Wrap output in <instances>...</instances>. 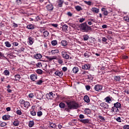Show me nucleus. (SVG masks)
<instances>
[{"label":"nucleus","mask_w":129,"mask_h":129,"mask_svg":"<svg viewBox=\"0 0 129 129\" xmlns=\"http://www.w3.org/2000/svg\"><path fill=\"white\" fill-rule=\"evenodd\" d=\"M66 104L67 106H66L65 103L61 102L59 104V106L60 108H64V110L68 112H70L72 109H77L80 106L79 104L75 101H67Z\"/></svg>","instance_id":"obj_1"},{"label":"nucleus","mask_w":129,"mask_h":129,"mask_svg":"<svg viewBox=\"0 0 129 129\" xmlns=\"http://www.w3.org/2000/svg\"><path fill=\"white\" fill-rule=\"evenodd\" d=\"M79 27L80 31H82V32H86V33H88L89 31H91V27L88 26L86 22L80 24Z\"/></svg>","instance_id":"obj_2"},{"label":"nucleus","mask_w":129,"mask_h":129,"mask_svg":"<svg viewBox=\"0 0 129 129\" xmlns=\"http://www.w3.org/2000/svg\"><path fill=\"white\" fill-rule=\"evenodd\" d=\"M46 9L47 11H50L54 10V6L52 4L49 3L46 6Z\"/></svg>","instance_id":"obj_3"},{"label":"nucleus","mask_w":129,"mask_h":129,"mask_svg":"<svg viewBox=\"0 0 129 129\" xmlns=\"http://www.w3.org/2000/svg\"><path fill=\"white\" fill-rule=\"evenodd\" d=\"M100 106L103 109L105 110H107L108 108L109 107V106L106 104V103H101L100 104Z\"/></svg>","instance_id":"obj_4"},{"label":"nucleus","mask_w":129,"mask_h":129,"mask_svg":"<svg viewBox=\"0 0 129 129\" xmlns=\"http://www.w3.org/2000/svg\"><path fill=\"white\" fill-rule=\"evenodd\" d=\"M94 89L96 91H98L99 92V91H101L102 90V86L101 85H96L94 86Z\"/></svg>","instance_id":"obj_5"},{"label":"nucleus","mask_w":129,"mask_h":129,"mask_svg":"<svg viewBox=\"0 0 129 129\" xmlns=\"http://www.w3.org/2000/svg\"><path fill=\"white\" fill-rule=\"evenodd\" d=\"M111 112H116V113H120V111L118 109V108L115 107L114 106L111 109Z\"/></svg>","instance_id":"obj_6"},{"label":"nucleus","mask_w":129,"mask_h":129,"mask_svg":"<svg viewBox=\"0 0 129 129\" xmlns=\"http://www.w3.org/2000/svg\"><path fill=\"white\" fill-rule=\"evenodd\" d=\"M79 121L82 123H84V124H86V123H90V119H80Z\"/></svg>","instance_id":"obj_7"},{"label":"nucleus","mask_w":129,"mask_h":129,"mask_svg":"<svg viewBox=\"0 0 129 129\" xmlns=\"http://www.w3.org/2000/svg\"><path fill=\"white\" fill-rule=\"evenodd\" d=\"M46 96L47 99H53V98L54 97V96H53V92H49V93L46 94Z\"/></svg>","instance_id":"obj_8"},{"label":"nucleus","mask_w":129,"mask_h":129,"mask_svg":"<svg viewBox=\"0 0 129 129\" xmlns=\"http://www.w3.org/2000/svg\"><path fill=\"white\" fill-rule=\"evenodd\" d=\"M45 58H46V59H48V61H52V60H55V59H57V56H45Z\"/></svg>","instance_id":"obj_9"},{"label":"nucleus","mask_w":129,"mask_h":129,"mask_svg":"<svg viewBox=\"0 0 129 129\" xmlns=\"http://www.w3.org/2000/svg\"><path fill=\"white\" fill-rule=\"evenodd\" d=\"M54 74L56 76H58V77H62V76H63V73L59 71L55 72Z\"/></svg>","instance_id":"obj_10"},{"label":"nucleus","mask_w":129,"mask_h":129,"mask_svg":"<svg viewBox=\"0 0 129 129\" xmlns=\"http://www.w3.org/2000/svg\"><path fill=\"white\" fill-rule=\"evenodd\" d=\"M82 69L84 70H88V69H90V65L85 64L84 66H82Z\"/></svg>","instance_id":"obj_11"},{"label":"nucleus","mask_w":129,"mask_h":129,"mask_svg":"<svg viewBox=\"0 0 129 129\" xmlns=\"http://www.w3.org/2000/svg\"><path fill=\"white\" fill-rule=\"evenodd\" d=\"M84 100L85 102H87V103H89V102H90V99H89V97L87 95H85L84 97Z\"/></svg>","instance_id":"obj_12"},{"label":"nucleus","mask_w":129,"mask_h":129,"mask_svg":"<svg viewBox=\"0 0 129 129\" xmlns=\"http://www.w3.org/2000/svg\"><path fill=\"white\" fill-rule=\"evenodd\" d=\"M30 77V79H31L32 81H35V80H37V76L36 75H31Z\"/></svg>","instance_id":"obj_13"},{"label":"nucleus","mask_w":129,"mask_h":129,"mask_svg":"<svg viewBox=\"0 0 129 129\" xmlns=\"http://www.w3.org/2000/svg\"><path fill=\"white\" fill-rule=\"evenodd\" d=\"M114 106L115 107H116L117 108H121V104H120L119 102H116L114 104Z\"/></svg>","instance_id":"obj_14"},{"label":"nucleus","mask_w":129,"mask_h":129,"mask_svg":"<svg viewBox=\"0 0 129 129\" xmlns=\"http://www.w3.org/2000/svg\"><path fill=\"white\" fill-rule=\"evenodd\" d=\"M63 3L64 1L63 0H58V7H59V8H62V7H63Z\"/></svg>","instance_id":"obj_15"},{"label":"nucleus","mask_w":129,"mask_h":129,"mask_svg":"<svg viewBox=\"0 0 129 129\" xmlns=\"http://www.w3.org/2000/svg\"><path fill=\"white\" fill-rule=\"evenodd\" d=\"M27 28L28 30H34V29H35V26L33 24H29L27 26Z\"/></svg>","instance_id":"obj_16"},{"label":"nucleus","mask_w":129,"mask_h":129,"mask_svg":"<svg viewBox=\"0 0 129 129\" xmlns=\"http://www.w3.org/2000/svg\"><path fill=\"white\" fill-rule=\"evenodd\" d=\"M84 56L85 57V58H89L90 56H91V53L86 52L84 54Z\"/></svg>","instance_id":"obj_17"},{"label":"nucleus","mask_w":129,"mask_h":129,"mask_svg":"<svg viewBox=\"0 0 129 129\" xmlns=\"http://www.w3.org/2000/svg\"><path fill=\"white\" fill-rule=\"evenodd\" d=\"M34 57L35 59H41L42 58V55L40 53H37L34 55Z\"/></svg>","instance_id":"obj_18"},{"label":"nucleus","mask_w":129,"mask_h":129,"mask_svg":"<svg viewBox=\"0 0 129 129\" xmlns=\"http://www.w3.org/2000/svg\"><path fill=\"white\" fill-rule=\"evenodd\" d=\"M23 105L25 108H29V106H30V102L28 101L25 102Z\"/></svg>","instance_id":"obj_19"},{"label":"nucleus","mask_w":129,"mask_h":129,"mask_svg":"<svg viewBox=\"0 0 129 129\" xmlns=\"http://www.w3.org/2000/svg\"><path fill=\"white\" fill-rule=\"evenodd\" d=\"M50 53H52V55H55V54L59 53V50L58 49L52 50L50 51Z\"/></svg>","instance_id":"obj_20"},{"label":"nucleus","mask_w":129,"mask_h":129,"mask_svg":"<svg viewBox=\"0 0 129 129\" xmlns=\"http://www.w3.org/2000/svg\"><path fill=\"white\" fill-rule=\"evenodd\" d=\"M15 78L16 81H19L21 79V76L19 74H17L15 76Z\"/></svg>","instance_id":"obj_21"},{"label":"nucleus","mask_w":129,"mask_h":129,"mask_svg":"<svg viewBox=\"0 0 129 129\" xmlns=\"http://www.w3.org/2000/svg\"><path fill=\"white\" fill-rule=\"evenodd\" d=\"M2 118L4 120H7L10 118V116L9 115H4L3 116Z\"/></svg>","instance_id":"obj_22"},{"label":"nucleus","mask_w":129,"mask_h":129,"mask_svg":"<svg viewBox=\"0 0 129 129\" xmlns=\"http://www.w3.org/2000/svg\"><path fill=\"white\" fill-rule=\"evenodd\" d=\"M92 11L93 12V13H95L96 14H97L99 12V10L97 8H92Z\"/></svg>","instance_id":"obj_23"},{"label":"nucleus","mask_w":129,"mask_h":129,"mask_svg":"<svg viewBox=\"0 0 129 129\" xmlns=\"http://www.w3.org/2000/svg\"><path fill=\"white\" fill-rule=\"evenodd\" d=\"M34 123L35 122H34V121H30L29 123V127H33V126H34Z\"/></svg>","instance_id":"obj_24"},{"label":"nucleus","mask_w":129,"mask_h":129,"mask_svg":"<svg viewBox=\"0 0 129 129\" xmlns=\"http://www.w3.org/2000/svg\"><path fill=\"white\" fill-rule=\"evenodd\" d=\"M84 41H87L89 39V36H88L87 34L83 36Z\"/></svg>","instance_id":"obj_25"},{"label":"nucleus","mask_w":129,"mask_h":129,"mask_svg":"<svg viewBox=\"0 0 129 129\" xmlns=\"http://www.w3.org/2000/svg\"><path fill=\"white\" fill-rule=\"evenodd\" d=\"M73 71L74 72V73H77V72H78V71H79V69H78V68L77 67H74L73 69Z\"/></svg>","instance_id":"obj_26"},{"label":"nucleus","mask_w":129,"mask_h":129,"mask_svg":"<svg viewBox=\"0 0 129 129\" xmlns=\"http://www.w3.org/2000/svg\"><path fill=\"white\" fill-rule=\"evenodd\" d=\"M28 40H29V43L30 44V45H33V38H32L31 37H29L28 38Z\"/></svg>","instance_id":"obj_27"},{"label":"nucleus","mask_w":129,"mask_h":129,"mask_svg":"<svg viewBox=\"0 0 129 129\" xmlns=\"http://www.w3.org/2000/svg\"><path fill=\"white\" fill-rule=\"evenodd\" d=\"M105 100L106 101V102H108V103H110L109 101H111V99L109 97H106L105 98Z\"/></svg>","instance_id":"obj_28"},{"label":"nucleus","mask_w":129,"mask_h":129,"mask_svg":"<svg viewBox=\"0 0 129 129\" xmlns=\"http://www.w3.org/2000/svg\"><path fill=\"white\" fill-rule=\"evenodd\" d=\"M5 44L6 47H7L8 48H10L12 46V45L11 44H10V42L9 41H6L5 42Z\"/></svg>","instance_id":"obj_29"},{"label":"nucleus","mask_w":129,"mask_h":129,"mask_svg":"<svg viewBox=\"0 0 129 129\" xmlns=\"http://www.w3.org/2000/svg\"><path fill=\"white\" fill-rule=\"evenodd\" d=\"M62 45L63 46H67V41L66 40H62L61 42Z\"/></svg>","instance_id":"obj_30"},{"label":"nucleus","mask_w":129,"mask_h":129,"mask_svg":"<svg viewBox=\"0 0 129 129\" xmlns=\"http://www.w3.org/2000/svg\"><path fill=\"white\" fill-rule=\"evenodd\" d=\"M75 8L76 10H77V11H78V12H80V11H82V8L79 6H77Z\"/></svg>","instance_id":"obj_31"},{"label":"nucleus","mask_w":129,"mask_h":129,"mask_svg":"<svg viewBox=\"0 0 129 129\" xmlns=\"http://www.w3.org/2000/svg\"><path fill=\"white\" fill-rule=\"evenodd\" d=\"M6 125H7V123H6V122H0V126L2 127H4V126H6Z\"/></svg>","instance_id":"obj_32"},{"label":"nucleus","mask_w":129,"mask_h":129,"mask_svg":"<svg viewBox=\"0 0 129 129\" xmlns=\"http://www.w3.org/2000/svg\"><path fill=\"white\" fill-rule=\"evenodd\" d=\"M43 35L44 37H47L49 36V32L47 31H43Z\"/></svg>","instance_id":"obj_33"},{"label":"nucleus","mask_w":129,"mask_h":129,"mask_svg":"<svg viewBox=\"0 0 129 129\" xmlns=\"http://www.w3.org/2000/svg\"><path fill=\"white\" fill-rule=\"evenodd\" d=\"M98 118H99L100 119H101V121H105V119L104 118V117H102V116L101 115H99L98 116Z\"/></svg>","instance_id":"obj_34"},{"label":"nucleus","mask_w":129,"mask_h":129,"mask_svg":"<svg viewBox=\"0 0 129 129\" xmlns=\"http://www.w3.org/2000/svg\"><path fill=\"white\" fill-rule=\"evenodd\" d=\"M51 45L52 46H56L57 45V40H52L51 41Z\"/></svg>","instance_id":"obj_35"},{"label":"nucleus","mask_w":129,"mask_h":129,"mask_svg":"<svg viewBox=\"0 0 129 129\" xmlns=\"http://www.w3.org/2000/svg\"><path fill=\"white\" fill-rule=\"evenodd\" d=\"M64 59H66L67 60H68L69 59V55L68 54H66L63 57Z\"/></svg>","instance_id":"obj_36"},{"label":"nucleus","mask_w":129,"mask_h":129,"mask_svg":"<svg viewBox=\"0 0 129 129\" xmlns=\"http://www.w3.org/2000/svg\"><path fill=\"white\" fill-rule=\"evenodd\" d=\"M68 29V26L67 25H64L62 26V30H63V31H66V30H67Z\"/></svg>","instance_id":"obj_37"},{"label":"nucleus","mask_w":129,"mask_h":129,"mask_svg":"<svg viewBox=\"0 0 129 129\" xmlns=\"http://www.w3.org/2000/svg\"><path fill=\"white\" fill-rule=\"evenodd\" d=\"M36 72L37 74H43V71H42V70H37Z\"/></svg>","instance_id":"obj_38"},{"label":"nucleus","mask_w":129,"mask_h":129,"mask_svg":"<svg viewBox=\"0 0 129 129\" xmlns=\"http://www.w3.org/2000/svg\"><path fill=\"white\" fill-rule=\"evenodd\" d=\"M30 113H31V115H33V116H35V115H36V111H35L34 110L31 111L30 112Z\"/></svg>","instance_id":"obj_39"},{"label":"nucleus","mask_w":129,"mask_h":129,"mask_svg":"<svg viewBox=\"0 0 129 129\" xmlns=\"http://www.w3.org/2000/svg\"><path fill=\"white\" fill-rule=\"evenodd\" d=\"M42 83H43V81L42 80H40L39 81H37L36 84L38 85H41Z\"/></svg>","instance_id":"obj_40"},{"label":"nucleus","mask_w":129,"mask_h":129,"mask_svg":"<svg viewBox=\"0 0 129 129\" xmlns=\"http://www.w3.org/2000/svg\"><path fill=\"white\" fill-rule=\"evenodd\" d=\"M19 121H15L13 122V125H15V126H18L19 125Z\"/></svg>","instance_id":"obj_41"},{"label":"nucleus","mask_w":129,"mask_h":129,"mask_svg":"<svg viewBox=\"0 0 129 129\" xmlns=\"http://www.w3.org/2000/svg\"><path fill=\"white\" fill-rule=\"evenodd\" d=\"M42 63H41V62H38V63H36V67H38L39 68H41V67H42Z\"/></svg>","instance_id":"obj_42"},{"label":"nucleus","mask_w":129,"mask_h":129,"mask_svg":"<svg viewBox=\"0 0 129 129\" xmlns=\"http://www.w3.org/2000/svg\"><path fill=\"white\" fill-rule=\"evenodd\" d=\"M4 74L6 76H8V75H10V72L9 71H8V70H5L4 71Z\"/></svg>","instance_id":"obj_43"},{"label":"nucleus","mask_w":129,"mask_h":129,"mask_svg":"<svg viewBox=\"0 0 129 129\" xmlns=\"http://www.w3.org/2000/svg\"><path fill=\"white\" fill-rule=\"evenodd\" d=\"M25 102L26 101H25L24 100H23V99L20 100L19 101L20 104H21V105H24Z\"/></svg>","instance_id":"obj_44"},{"label":"nucleus","mask_w":129,"mask_h":129,"mask_svg":"<svg viewBox=\"0 0 129 129\" xmlns=\"http://www.w3.org/2000/svg\"><path fill=\"white\" fill-rule=\"evenodd\" d=\"M17 114H18V115H22V111L21 110H18L16 111Z\"/></svg>","instance_id":"obj_45"},{"label":"nucleus","mask_w":129,"mask_h":129,"mask_svg":"<svg viewBox=\"0 0 129 129\" xmlns=\"http://www.w3.org/2000/svg\"><path fill=\"white\" fill-rule=\"evenodd\" d=\"M115 80L116 81H119L120 80V77L119 76H115L114 78Z\"/></svg>","instance_id":"obj_46"},{"label":"nucleus","mask_w":129,"mask_h":129,"mask_svg":"<svg viewBox=\"0 0 129 129\" xmlns=\"http://www.w3.org/2000/svg\"><path fill=\"white\" fill-rule=\"evenodd\" d=\"M50 126L52 128H56V124H55L54 123H52L50 124Z\"/></svg>","instance_id":"obj_47"},{"label":"nucleus","mask_w":129,"mask_h":129,"mask_svg":"<svg viewBox=\"0 0 129 129\" xmlns=\"http://www.w3.org/2000/svg\"><path fill=\"white\" fill-rule=\"evenodd\" d=\"M84 3L88 6H91V2L90 1H84Z\"/></svg>","instance_id":"obj_48"},{"label":"nucleus","mask_w":129,"mask_h":129,"mask_svg":"<svg viewBox=\"0 0 129 129\" xmlns=\"http://www.w3.org/2000/svg\"><path fill=\"white\" fill-rule=\"evenodd\" d=\"M43 115V112L42 111H38L37 112V116H42Z\"/></svg>","instance_id":"obj_49"},{"label":"nucleus","mask_w":129,"mask_h":129,"mask_svg":"<svg viewBox=\"0 0 129 129\" xmlns=\"http://www.w3.org/2000/svg\"><path fill=\"white\" fill-rule=\"evenodd\" d=\"M29 97L30 98H33V97H34V93H31L30 94H29L28 95Z\"/></svg>","instance_id":"obj_50"},{"label":"nucleus","mask_w":129,"mask_h":129,"mask_svg":"<svg viewBox=\"0 0 129 129\" xmlns=\"http://www.w3.org/2000/svg\"><path fill=\"white\" fill-rule=\"evenodd\" d=\"M51 26L54 28H57L58 27V24H51Z\"/></svg>","instance_id":"obj_51"},{"label":"nucleus","mask_w":129,"mask_h":129,"mask_svg":"<svg viewBox=\"0 0 129 129\" xmlns=\"http://www.w3.org/2000/svg\"><path fill=\"white\" fill-rule=\"evenodd\" d=\"M117 121H118V122H121V118H120V117H118L116 119Z\"/></svg>","instance_id":"obj_52"},{"label":"nucleus","mask_w":129,"mask_h":129,"mask_svg":"<svg viewBox=\"0 0 129 129\" xmlns=\"http://www.w3.org/2000/svg\"><path fill=\"white\" fill-rule=\"evenodd\" d=\"M85 117L84 116V115H83V114H81L79 115V118H81V119H82L83 118H85Z\"/></svg>","instance_id":"obj_53"},{"label":"nucleus","mask_w":129,"mask_h":129,"mask_svg":"<svg viewBox=\"0 0 129 129\" xmlns=\"http://www.w3.org/2000/svg\"><path fill=\"white\" fill-rule=\"evenodd\" d=\"M67 15H68V16H69V17H72L73 14L72 13H71V12H68L67 13Z\"/></svg>","instance_id":"obj_54"},{"label":"nucleus","mask_w":129,"mask_h":129,"mask_svg":"<svg viewBox=\"0 0 129 129\" xmlns=\"http://www.w3.org/2000/svg\"><path fill=\"white\" fill-rule=\"evenodd\" d=\"M58 62L59 64H63V60L62 59H58Z\"/></svg>","instance_id":"obj_55"},{"label":"nucleus","mask_w":129,"mask_h":129,"mask_svg":"<svg viewBox=\"0 0 129 129\" xmlns=\"http://www.w3.org/2000/svg\"><path fill=\"white\" fill-rule=\"evenodd\" d=\"M102 42H106L107 41V39L105 37H102Z\"/></svg>","instance_id":"obj_56"},{"label":"nucleus","mask_w":129,"mask_h":129,"mask_svg":"<svg viewBox=\"0 0 129 129\" xmlns=\"http://www.w3.org/2000/svg\"><path fill=\"white\" fill-rule=\"evenodd\" d=\"M67 52H66V51H62V52H61V56H62V57H63V56H64V55H65L66 54H67Z\"/></svg>","instance_id":"obj_57"},{"label":"nucleus","mask_w":129,"mask_h":129,"mask_svg":"<svg viewBox=\"0 0 129 129\" xmlns=\"http://www.w3.org/2000/svg\"><path fill=\"white\" fill-rule=\"evenodd\" d=\"M86 89L87 90H90V86L89 85L86 86Z\"/></svg>","instance_id":"obj_58"},{"label":"nucleus","mask_w":129,"mask_h":129,"mask_svg":"<svg viewBox=\"0 0 129 129\" xmlns=\"http://www.w3.org/2000/svg\"><path fill=\"white\" fill-rule=\"evenodd\" d=\"M84 21H85V19L82 18V19H80L79 22H80V23H83V22H84Z\"/></svg>","instance_id":"obj_59"},{"label":"nucleus","mask_w":129,"mask_h":129,"mask_svg":"<svg viewBox=\"0 0 129 129\" xmlns=\"http://www.w3.org/2000/svg\"><path fill=\"white\" fill-rule=\"evenodd\" d=\"M124 129H129V125H125L123 127Z\"/></svg>","instance_id":"obj_60"},{"label":"nucleus","mask_w":129,"mask_h":129,"mask_svg":"<svg viewBox=\"0 0 129 129\" xmlns=\"http://www.w3.org/2000/svg\"><path fill=\"white\" fill-rule=\"evenodd\" d=\"M13 46H19V43H18V42H14L13 43Z\"/></svg>","instance_id":"obj_61"},{"label":"nucleus","mask_w":129,"mask_h":129,"mask_svg":"<svg viewBox=\"0 0 129 129\" xmlns=\"http://www.w3.org/2000/svg\"><path fill=\"white\" fill-rule=\"evenodd\" d=\"M128 19H129L128 16L124 17V21H126V22L128 20Z\"/></svg>","instance_id":"obj_62"},{"label":"nucleus","mask_w":129,"mask_h":129,"mask_svg":"<svg viewBox=\"0 0 129 129\" xmlns=\"http://www.w3.org/2000/svg\"><path fill=\"white\" fill-rule=\"evenodd\" d=\"M108 14V12H107V11H104L103 12L104 16H107Z\"/></svg>","instance_id":"obj_63"},{"label":"nucleus","mask_w":129,"mask_h":129,"mask_svg":"<svg viewBox=\"0 0 129 129\" xmlns=\"http://www.w3.org/2000/svg\"><path fill=\"white\" fill-rule=\"evenodd\" d=\"M62 70L63 71L65 72V71H67V67H63L62 68Z\"/></svg>","instance_id":"obj_64"}]
</instances>
